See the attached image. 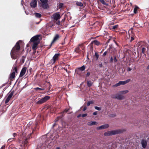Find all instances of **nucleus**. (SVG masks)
Listing matches in <instances>:
<instances>
[{
  "label": "nucleus",
  "instance_id": "f257e3e1",
  "mask_svg": "<svg viewBox=\"0 0 149 149\" xmlns=\"http://www.w3.org/2000/svg\"><path fill=\"white\" fill-rule=\"evenodd\" d=\"M20 42H21V41H18L11 51L10 53L11 56L13 59H16L19 55V51L20 49V45L19 43Z\"/></svg>",
  "mask_w": 149,
  "mask_h": 149
},
{
  "label": "nucleus",
  "instance_id": "f03ea898",
  "mask_svg": "<svg viewBox=\"0 0 149 149\" xmlns=\"http://www.w3.org/2000/svg\"><path fill=\"white\" fill-rule=\"evenodd\" d=\"M39 37L38 36H33L31 39L30 41L33 42L32 46V49L33 50H36L37 46L40 40Z\"/></svg>",
  "mask_w": 149,
  "mask_h": 149
},
{
  "label": "nucleus",
  "instance_id": "7ed1b4c3",
  "mask_svg": "<svg viewBox=\"0 0 149 149\" xmlns=\"http://www.w3.org/2000/svg\"><path fill=\"white\" fill-rule=\"evenodd\" d=\"M124 131V130L123 129L115 130L111 131H108L107 132H105L104 134V135L106 136H111L121 133Z\"/></svg>",
  "mask_w": 149,
  "mask_h": 149
},
{
  "label": "nucleus",
  "instance_id": "20e7f679",
  "mask_svg": "<svg viewBox=\"0 0 149 149\" xmlns=\"http://www.w3.org/2000/svg\"><path fill=\"white\" fill-rule=\"evenodd\" d=\"M40 2L39 3L40 6L43 8L46 9L48 7V0H40Z\"/></svg>",
  "mask_w": 149,
  "mask_h": 149
},
{
  "label": "nucleus",
  "instance_id": "39448f33",
  "mask_svg": "<svg viewBox=\"0 0 149 149\" xmlns=\"http://www.w3.org/2000/svg\"><path fill=\"white\" fill-rule=\"evenodd\" d=\"M111 97L112 98L116 99L119 100H123L124 99V97L121 95L119 93L115 94L112 95Z\"/></svg>",
  "mask_w": 149,
  "mask_h": 149
},
{
  "label": "nucleus",
  "instance_id": "423d86ee",
  "mask_svg": "<svg viewBox=\"0 0 149 149\" xmlns=\"http://www.w3.org/2000/svg\"><path fill=\"white\" fill-rule=\"evenodd\" d=\"M50 98V97L48 96H45L43 98L40 100L36 102V103L38 104H41L44 103L48 100Z\"/></svg>",
  "mask_w": 149,
  "mask_h": 149
},
{
  "label": "nucleus",
  "instance_id": "0eeeda50",
  "mask_svg": "<svg viewBox=\"0 0 149 149\" xmlns=\"http://www.w3.org/2000/svg\"><path fill=\"white\" fill-rule=\"evenodd\" d=\"M51 18L54 20L57 21L61 18V16L59 13H56L53 14Z\"/></svg>",
  "mask_w": 149,
  "mask_h": 149
},
{
  "label": "nucleus",
  "instance_id": "6e6552de",
  "mask_svg": "<svg viewBox=\"0 0 149 149\" xmlns=\"http://www.w3.org/2000/svg\"><path fill=\"white\" fill-rule=\"evenodd\" d=\"M13 72L11 73L10 75V78L11 79H13L15 76V72L17 73V67L15 65L13 68Z\"/></svg>",
  "mask_w": 149,
  "mask_h": 149
},
{
  "label": "nucleus",
  "instance_id": "1a4fd4ad",
  "mask_svg": "<svg viewBox=\"0 0 149 149\" xmlns=\"http://www.w3.org/2000/svg\"><path fill=\"white\" fill-rule=\"evenodd\" d=\"M59 55V54H56L53 57L52 59L51 60V63L53 64L58 59V56Z\"/></svg>",
  "mask_w": 149,
  "mask_h": 149
},
{
  "label": "nucleus",
  "instance_id": "9d476101",
  "mask_svg": "<svg viewBox=\"0 0 149 149\" xmlns=\"http://www.w3.org/2000/svg\"><path fill=\"white\" fill-rule=\"evenodd\" d=\"M26 69V67H24L22 68L20 72L19 77H22L25 74Z\"/></svg>",
  "mask_w": 149,
  "mask_h": 149
},
{
  "label": "nucleus",
  "instance_id": "9b49d317",
  "mask_svg": "<svg viewBox=\"0 0 149 149\" xmlns=\"http://www.w3.org/2000/svg\"><path fill=\"white\" fill-rule=\"evenodd\" d=\"M109 126L108 124H106L102 125L100 126L97 127V128L98 130H102L108 128Z\"/></svg>",
  "mask_w": 149,
  "mask_h": 149
},
{
  "label": "nucleus",
  "instance_id": "f8f14e48",
  "mask_svg": "<svg viewBox=\"0 0 149 149\" xmlns=\"http://www.w3.org/2000/svg\"><path fill=\"white\" fill-rule=\"evenodd\" d=\"M31 7L35 8L37 5V1L36 0H33L31 2Z\"/></svg>",
  "mask_w": 149,
  "mask_h": 149
},
{
  "label": "nucleus",
  "instance_id": "ddd939ff",
  "mask_svg": "<svg viewBox=\"0 0 149 149\" xmlns=\"http://www.w3.org/2000/svg\"><path fill=\"white\" fill-rule=\"evenodd\" d=\"M130 80H131L130 79H128L125 81H119V82L120 83V85H125V84H127V83H128V82H130Z\"/></svg>",
  "mask_w": 149,
  "mask_h": 149
},
{
  "label": "nucleus",
  "instance_id": "4468645a",
  "mask_svg": "<svg viewBox=\"0 0 149 149\" xmlns=\"http://www.w3.org/2000/svg\"><path fill=\"white\" fill-rule=\"evenodd\" d=\"M141 143L143 147L145 148L147 146V142L146 140H143L141 141Z\"/></svg>",
  "mask_w": 149,
  "mask_h": 149
},
{
  "label": "nucleus",
  "instance_id": "2eb2a0df",
  "mask_svg": "<svg viewBox=\"0 0 149 149\" xmlns=\"http://www.w3.org/2000/svg\"><path fill=\"white\" fill-rule=\"evenodd\" d=\"M109 51L110 52L113 54H115L116 52V49L114 47H110L109 48Z\"/></svg>",
  "mask_w": 149,
  "mask_h": 149
},
{
  "label": "nucleus",
  "instance_id": "dca6fc26",
  "mask_svg": "<svg viewBox=\"0 0 149 149\" xmlns=\"http://www.w3.org/2000/svg\"><path fill=\"white\" fill-rule=\"evenodd\" d=\"M97 122L96 121H91L87 123V125L89 126L97 124Z\"/></svg>",
  "mask_w": 149,
  "mask_h": 149
},
{
  "label": "nucleus",
  "instance_id": "f3484780",
  "mask_svg": "<svg viewBox=\"0 0 149 149\" xmlns=\"http://www.w3.org/2000/svg\"><path fill=\"white\" fill-rule=\"evenodd\" d=\"M17 135V134L16 133H13V137L9 139L8 140V142H10L12 141H13V140L14 139V137H15V136H16Z\"/></svg>",
  "mask_w": 149,
  "mask_h": 149
},
{
  "label": "nucleus",
  "instance_id": "a211bd4d",
  "mask_svg": "<svg viewBox=\"0 0 149 149\" xmlns=\"http://www.w3.org/2000/svg\"><path fill=\"white\" fill-rule=\"evenodd\" d=\"M59 36L58 34H56L54 38L53 39V40L52 42H51V45L54 43L55 42L56 40H57L59 38Z\"/></svg>",
  "mask_w": 149,
  "mask_h": 149
},
{
  "label": "nucleus",
  "instance_id": "6ab92c4d",
  "mask_svg": "<svg viewBox=\"0 0 149 149\" xmlns=\"http://www.w3.org/2000/svg\"><path fill=\"white\" fill-rule=\"evenodd\" d=\"M81 45H79V46L77 47L75 50V52H76L78 53H80L81 52V50L80 49L79 47V46H81Z\"/></svg>",
  "mask_w": 149,
  "mask_h": 149
},
{
  "label": "nucleus",
  "instance_id": "aec40b11",
  "mask_svg": "<svg viewBox=\"0 0 149 149\" xmlns=\"http://www.w3.org/2000/svg\"><path fill=\"white\" fill-rule=\"evenodd\" d=\"M129 92V91L127 90H126L125 91H120L119 92V93L121 95H123L126 94V93H128Z\"/></svg>",
  "mask_w": 149,
  "mask_h": 149
},
{
  "label": "nucleus",
  "instance_id": "412c9836",
  "mask_svg": "<svg viewBox=\"0 0 149 149\" xmlns=\"http://www.w3.org/2000/svg\"><path fill=\"white\" fill-rule=\"evenodd\" d=\"M34 15L37 18H40L41 17V15L39 13H35Z\"/></svg>",
  "mask_w": 149,
  "mask_h": 149
},
{
  "label": "nucleus",
  "instance_id": "4be33fe9",
  "mask_svg": "<svg viewBox=\"0 0 149 149\" xmlns=\"http://www.w3.org/2000/svg\"><path fill=\"white\" fill-rule=\"evenodd\" d=\"M92 42L97 45H99L100 44V42L97 40H95Z\"/></svg>",
  "mask_w": 149,
  "mask_h": 149
},
{
  "label": "nucleus",
  "instance_id": "5701e85b",
  "mask_svg": "<svg viewBox=\"0 0 149 149\" xmlns=\"http://www.w3.org/2000/svg\"><path fill=\"white\" fill-rule=\"evenodd\" d=\"M78 69L81 71H83L85 69V67L84 65L81 67L78 68Z\"/></svg>",
  "mask_w": 149,
  "mask_h": 149
},
{
  "label": "nucleus",
  "instance_id": "b1692460",
  "mask_svg": "<svg viewBox=\"0 0 149 149\" xmlns=\"http://www.w3.org/2000/svg\"><path fill=\"white\" fill-rule=\"evenodd\" d=\"M76 4L77 6L81 7L83 6V4L80 2H76Z\"/></svg>",
  "mask_w": 149,
  "mask_h": 149
},
{
  "label": "nucleus",
  "instance_id": "393cba45",
  "mask_svg": "<svg viewBox=\"0 0 149 149\" xmlns=\"http://www.w3.org/2000/svg\"><path fill=\"white\" fill-rule=\"evenodd\" d=\"M99 1L103 4L107 5L108 4L104 0H99Z\"/></svg>",
  "mask_w": 149,
  "mask_h": 149
},
{
  "label": "nucleus",
  "instance_id": "a878e982",
  "mask_svg": "<svg viewBox=\"0 0 149 149\" xmlns=\"http://www.w3.org/2000/svg\"><path fill=\"white\" fill-rule=\"evenodd\" d=\"M92 84V82L91 81H87V85L89 87L91 86Z\"/></svg>",
  "mask_w": 149,
  "mask_h": 149
},
{
  "label": "nucleus",
  "instance_id": "bb28decb",
  "mask_svg": "<svg viewBox=\"0 0 149 149\" xmlns=\"http://www.w3.org/2000/svg\"><path fill=\"white\" fill-rule=\"evenodd\" d=\"M27 142H28L27 140V139H26L24 140V141L23 143V145H24V146H26V144H27Z\"/></svg>",
  "mask_w": 149,
  "mask_h": 149
},
{
  "label": "nucleus",
  "instance_id": "cd10ccee",
  "mask_svg": "<svg viewBox=\"0 0 149 149\" xmlns=\"http://www.w3.org/2000/svg\"><path fill=\"white\" fill-rule=\"evenodd\" d=\"M94 102L93 101H89L87 103V105L88 106H89L91 104H92Z\"/></svg>",
  "mask_w": 149,
  "mask_h": 149
},
{
  "label": "nucleus",
  "instance_id": "c85d7f7f",
  "mask_svg": "<svg viewBox=\"0 0 149 149\" xmlns=\"http://www.w3.org/2000/svg\"><path fill=\"white\" fill-rule=\"evenodd\" d=\"M24 146H23L22 145H20V146L17 147L16 149H24Z\"/></svg>",
  "mask_w": 149,
  "mask_h": 149
},
{
  "label": "nucleus",
  "instance_id": "c756f323",
  "mask_svg": "<svg viewBox=\"0 0 149 149\" xmlns=\"http://www.w3.org/2000/svg\"><path fill=\"white\" fill-rule=\"evenodd\" d=\"M53 143L52 142H50L49 144L48 145L47 147L49 148H51V146H53Z\"/></svg>",
  "mask_w": 149,
  "mask_h": 149
},
{
  "label": "nucleus",
  "instance_id": "7c9ffc66",
  "mask_svg": "<svg viewBox=\"0 0 149 149\" xmlns=\"http://www.w3.org/2000/svg\"><path fill=\"white\" fill-rule=\"evenodd\" d=\"M146 49L144 47H143L142 49V52L143 54L145 55V53L146 52Z\"/></svg>",
  "mask_w": 149,
  "mask_h": 149
},
{
  "label": "nucleus",
  "instance_id": "2f4dec72",
  "mask_svg": "<svg viewBox=\"0 0 149 149\" xmlns=\"http://www.w3.org/2000/svg\"><path fill=\"white\" fill-rule=\"evenodd\" d=\"M34 89L35 90H41V91H43L44 90V89L43 88H38V87H37V88H34Z\"/></svg>",
  "mask_w": 149,
  "mask_h": 149
},
{
  "label": "nucleus",
  "instance_id": "473e14b6",
  "mask_svg": "<svg viewBox=\"0 0 149 149\" xmlns=\"http://www.w3.org/2000/svg\"><path fill=\"white\" fill-rule=\"evenodd\" d=\"M56 24L60 26H62V24L61 23V22L59 21H58L56 22Z\"/></svg>",
  "mask_w": 149,
  "mask_h": 149
},
{
  "label": "nucleus",
  "instance_id": "72a5a7b5",
  "mask_svg": "<svg viewBox=\"0 0 149 149\" xmlns=\"http://www.w3.org/2000/svg\"><path fill=\"white\" fill-rule=\"evenodd\" d=\"M13 93L12 92H11L9 94L8 97L11 98V97L13 96Z\"/></svg>",
  "mask_w": 149,
  "mask_h": 149
},
{
  "label": "nucleus",
  "instance_id": "f704fd0d",
  "mask_svg": "<svg viewBox=\"0 0 149 149\" xmlns=\"http://www.w3.org/2000/svg\"><path fill=\"white\" fill-rule=\"evenodd\" d=\"M13 93L12 92H11L9 94L8 97L11 98V97L13 96Z\"/></svg>",
  "mask_w": 149,
  "mask_h": 149
},
{
  "label": "nucleus",
  "instance_id": "c9c22d12",
  "mask_svg": "<svg viewBox=\"0 0 149 149\" xmlns=\"http://www.w3.org/2000/svg\"><path fill=\"white\" fill-rule=\"evenodd\" d=\"M138 7H135L134 9V13H136L137 10L138 9Z\"/></svg>",
  "mask_w": 149,
  "mask_h": 149
},
{
  "label": "nucleus",
  "instance_id": "e433bc0d",
  "mask_svg": "<svg viewBox=\"0 0 149 149\" xmlns=\"http://www.w3.org/2000/svg\"><path fill=\"white\" fill-rule=\"evenodd\" d=\"M118 26V25L113 26H112V29L114 30L115 29H116L117 28Z\"/></svg>",
  "mask_w": 149,
  "mask_h": 149
},
{
  "label": "nucleus",
  "instance_id": "4c0bfd02",
  "mask_svg": "<svg viewBox=\"0 0 149 149\" xmlns=\"http://www.w3.org/2000/svg\"><path fill=\"white\" fill-rule=\"evenodd\" d=\"M10 98H9V97H8L6 100L5 103L6 104L8 103L10 100Z\"/></svg>",
  "mask_w": 149,
  "mask_h": 149
},
{
  "label": "nucleus",
  "instance_id": "58836bf2",
  "mask_svg": "<svg viewBox=\"0 0 149 149\" xmlns=\"http://www.w3.org/2000/svg\"><path fill=\"white\" fill-rule=\"evenodd\" d=\"M94 107L95 109L97 110L98 111H100L101 110V108L100 107H99L97 106H95Z\"/></svg>",
  "mask_w": 149,
  "mask_h": 149
},
{
  "label": "nucleus",
  "instance_id": "ea45409f",
  "mask_svg": "<svg viewBox=\"0 0 149 149\" xmlns=\"http://www.w3.org/2000/svg\"><path fill=\"white\" fill-rule=\"evenodd\" d=\"M120 85V83L119 82L118 83H117L116 84H115V85H114L113 87H116L119 86Z\"/></svg>",
  "mask_w": 149,
  "mask_h": 149
},
{
  "label": "nucleus",
  "instance_id": "a19ab883",
  "mask_svg": "<svg viewBox=\"0 0 149 149\" xmlns=\"http://www.w3.org/2000/svg\"><path fill=\"white\" fill-rule=\"evenodd\" d=\"M95 56H96V59L97 60L98 59L99 57L98 55V54L97 53V52L95 53Z\"/></svg>",
  "mask_w": 149,
  "mask_h": 149
},
{
  "label": "nucleus",
  "instance_id": "79ce46f5",
  "mask_svg": "<svg viewBox=\"0 0 149 149\" xmlns=\"http://www.w3.org/2000/svg\"><path fill=\"white\" fill-rule=\"evenodd\" d=\"M26 58V56H23L22 57V59L21 60V61L23 63L24 61V58Z\"/></svg>",
  "mask_w": 149,
  "mask_h": 149
},
{
  "label": "nucleus",
  "instance_id": "37998d69",
  "mask_svg": "<svg viewBox=\"0 0 149 149\" xmlns=\"http://www.w3.org/2000/svg\"><path fill=\"white\" fill-rule=\"evenodd\" d=\"M63 3H61L59 4V8H61L63 6Z\"/></svg>",
  "mask_w": 149,
  "mask_h": 149
},
{
  "label": "nucleus",
  "instance_id": "c03bdc74",
  "mask_svg": "<svg viewBox=\"0 0 149 149\" xmlns=\"http://www.w3.org/2000/svg\"><path fill=\"white\" fill-rule=\"evenodd\" d=\"M87 116V114L86 113H85V114H83L81 115V116L82 117H85L86 116Z\"/></svg>",
  "mask_w": 149,
  "mask_h": 149
},
{
  "label": "nucleus",
  "instance_id": "a18cd8bd",
  "mask_svg": "<svg viewBox=\"0 0 149 149\" xmlns=\"http://www.w3.org/2000/svg\"><path fill=\"white\" fill-rule=\"evenodd\" d=\"M113 60V58L112 56L110 58V61L111 62H112Z\"/></svg>",
  "mask_w": 149,
  "mask_h": 149
},
{
  "label": "nucleus",
  "instance_id": "49530a36",
  "mask_svg": "<svg viewBox=\"0 0 149 149\" xmlns=\"http://www.w3.org/2000/svg\"><path fill=\"white\" fill-rule=\"evenodd\" d=\"M114 62H116L117 61V60L116 59V56H114Z\"/></svg>",
  "mask_w": 149,
  "mask_h": 149
},
{
  "label": "nucleus",
  "instance_id": "de8ad7c7",
  "mask_svg": "<svg viewBox=\"0 0 149 149\" xmlns=\"http://www.w3.org/2000/svg\"><path fill=\"white\" fill-rule=\"evenodd\" d=\"M131 70H132V69L131 68H129V67L127 69V70L128 71H131Z\"/></svg>",
  "mask_w": 149,
  "mask_h": 149
},
{
  "label": "nucleus",
  "instance_id": "09e8293b",
  "mask_svg": "<svg viewBox=\"0 0 149 149\" xmlns=\"http://www.w3.org/2000/svg\"><path fill=\"white\" fill-rule=\"evenodd\" d=\"M107 51L104 52L103 54V56H105L107 54Z\"/></svg>",
  "mask_w": 149,
  "mask_h": 149
},
{
  "label": "nucleus",
  "instance_id": "8fccbe9b",
  "mask_svg": "<svg viewBox=\"0 0 149 149\" xmlns=\"http://www.w3.org/2000/svg\"><path fill=\"white\" fill-rule=\"evenodd\" d=\"M97 114V112L95 111V112H94L93 113V115H96Z\"/></svg>",
  "mask_w": 149,
  "mask_h": 149
},
{
  "label": "nucleus",
  "instance_id": "3c124183",
  "mask_svg": "<svg viewBox=\"0 0 149 149\" xmlns=\"http://www.w3.org/2000/svg\"><path fill=\"white\" fill-rule=\"evenodd\" d=\"M5 145H3L1 148V149H5Z\"/></svg>",
  "mask_w": 149,
  "mask_h": 149
},
{
  "label": "nucleus",
  "instance_id": "603ef678",
  "mask_svg": "<svg viewBox=\"0 0 149 149\" xmlns=\"http://www.w3.org/2000/svg\"><path fill=\"white\" fill-rule=\"evenodd\" d=\"M86 109H87L86 107H84L83 109V111H84Z\"/></svg>",
  "mask_w": 149,
  "mask_h": 149
},
{
  "label": "nucleus",
  "instance_id": "864d4df0",
  "mask_svg": "<svg viewBox=\"0 0 149 149\" xmlns=\"http://www.w3.org/2000/svg\"><path fill=\"white\" fill-rule=\"evenodd\" d=\"M68 109H65L64 110L63 112H68Z\"/></svg>",
  "mask_w": 149,
  "mask_h": 149
},
{
  "label": "nucleus",
  "instance_id": "5fc2aeb1",
  "mask_svg": "<svg viewBox=\"0 0 149 149\" xmlns=\"http://www.w3.org/2000/svg\"><path fill=\"white\" fill-rule=\"evenodd\" d=\"M102 63L100 64L99 65V66L100 68H101L102 67Z\"/></svg>",
  "mask_w": 149,
  "mask_h": 149
},
{
  "label": "nucleus",
  "instance_id": "6e6d98bb",
  "mask_svg": "<svg viewBox=\"0 0 149 149\" xmlns=\"http://www.w3.org/2000/svg\"><path fill=\"white\" fill-rule=\"evenodd\" d=\"M90 74V73H89V72H88L87 73V74H86V76H87V77H88V76H89Z\"/></svg>",
  "mask_w": 149,
  "mask_h": 149
},
{
  "label": "nucleus",
  "instance_id": "4d7b16f0",
  "mask_svg": "<svg viewBox=\"0 0 149 149\" xmlns=\"http://www.w3.org/2000/svg\"><path fill=\"white\" fill-rule=\"evenodd\" d=\"M81 116V114H79V115L77 116V117L78 118H79V117H80V116Z\"/></svg>",
  "mask_w": 149,
  "mask_h": 149
},
{
  "label": "nucleus",
  "instance_id": "13d9d810",
  "mask_svg": "<svg viewBox=\"0 0 149 149\" xmlns=\"http://www.w3.org/2000/svg\"><path fill=\"white\" fill-rule=\"evenodd\" d=\"M134 40V38L132 37H131V41H132V40Z\"/></svg>",
  "mask_w": 149,
  "mask_h": 149
},
{
  "label": "nucleus",
  "instance_id": "bf43d9fd",
  "mask_svg": "<svg viewBox=\"0 0 149 149\" xmlns=\"http://www.w3.org/2000/svg\"><path fill=\"white\" fill-rule=\"evenodd\" d=\"M64 20H65L64 19H63L61 21V23H62V22H64Z\"/></svg>",
  "mask_w": 149,
  "mask_h": 149
},
{
  "label": "nucleus",
  "instance_id": "052dcab7",
  "mask_svg": "<svg viewBox=\"0 0 149 149\" xmlns=\"http://www.w3.org/2000/svg\"><path fill=\"white\" fill-rule=\"evenodd\" d=\"M147 69H149V65L147 66Z\"/></svg>",
  "mask_w": 149,
  "mask_h": 149
},
{
  "label": "nucleus",
  "instance_id": "680f3d73",
  "mask_svg": "<svg viewBox=\"0 0 149 149\" xmlns=\"http://www.w3.org/2000/svg\"><path fill=\"white\" fill-rule=\"evenodd\" d=\"M60 118H60V117H58V119H60ZM58 120V119L56 121H57Z\"/></svg>",
  "mask_w": 149,
  "mask_h": 149
},
{
  "label": "nucleus",
  "instance_id": "e2e57ef3",
  "mask_svg": "<svg viewBox=\"0 0 149 149\" xmlns=\"http://www.w3.org/2000/svg\"><path fill=\"white\" fill-rule=\"evenodd\" d=\"M56 149H61L59 147H57L56 148Z\"/></svg>",
  "mask_w": 149,
  "mask_h": 149
},
{
  "label": "nucleus",
  "instance_id": "0e129e2a",
  "mask_svg": "<svg viewBox=\"0 0 149 149\" xmlns=\"http://www.w3.org/2000/svg\"><path fill=\"white\" fill-rule=\"evenodd\" d=\"M64 69L65 70H66L67 72V70L65 68H64Z\"/></svg>",
  "mask_w": 149,
  "mask_h": 149
}]
</instances>
